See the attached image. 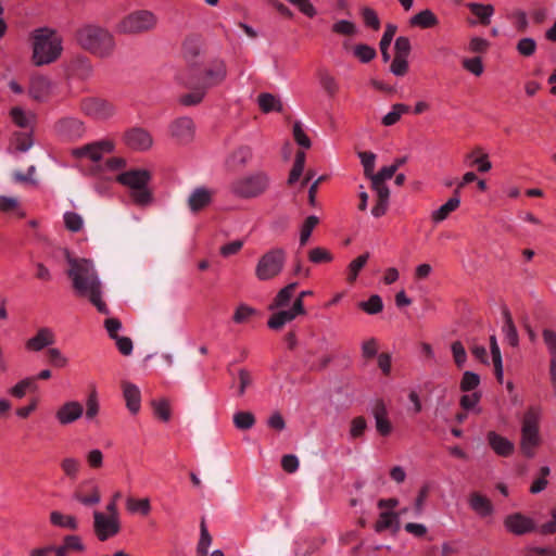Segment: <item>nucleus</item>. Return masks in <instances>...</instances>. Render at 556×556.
I'll return each mask as SVG.
<instances>
[{
  "instance_id": "1",
  "label": "nucleus",
  "mask_w": 556,
  "mask_h": 556,
  "mask_svg": "<svg viewBox=\"0 0 556 556\" xmlns=\"http://www.w3.org/2000/svg\"><path fill=\"white\" fill-rule=\"evenodd\" d=\"M68 265L67 274L75 292L79 296L88 298L100 313L109 314V308L101 298V281L93 263L86 258H68Z\"/></svg>"
},
{
  "instance_id": "2",
  "label": "nucleus",
  "mask_w": 556,
  "mask_h": 556,
  "mask_svg": "<svg viewBox=\"0 0 556 556\" xmlns=\"http://www.w3.org/2000/svg\"><path fill=\"white\" fill-rule=\"evenodd\" d=\"M296 287V282H291L278 291L268 307L269 311L273 312L267 320L268 328L273 330H281L298 316L306 314L304 302H301V300L293 301L291 307H288Z\"/></svg>"
},
{
  "instance_id": "3",
  "label": "nucleus",
  "mask_w": 556,
  "mask_h": 556,
  "mask_svg": "<svg viewBox=\"0 0 556 556\" xmlns=\"http://www.w3.org/2000/svg\"><path fill=\"white\" fill-rule=\"evenodd\" d=\"M543 416L544 409L539 404L529 405L521 416L519 447L528 458L535 456L543 442L540 430Z\"/></svg>"
},
{
  "instance_id": "4",
  "label": "nucleus",
  "mask_w": 556,
  "mask_h": 556,
  "mask_svg": "<svg viewBox=\"0 0 556 556\" xmlns=\"http://www.w3.org/2000/svg\"><path fill=\"white\" fill-rule=\"evenodd\" d=\"M33 55L35 65L41 66L54 62L62 52V38L52 28L41 27L33 30Z\"/></svg>"
},
{
  "instance_id": "5",
  "label": "nucleus",
  "mask_w": 556,
  "mask_h": 556,
  "mask_svg": "<svg viewBox=\"0 0 556 556\" xmlns=\"http://www.w3.org/2000/svg\"><path fill=\"white\" fill-rule=\"evenodd\" d=\"M76 38L81 48L99 58L112 55L116 47L114 36L108 29L97 25L81 27Z\"/></svg>"
},
{
  "instance_id": "6",
  "label": "nucleus",
  "mask_w": 556,
  "mask_h": 556,
  "mask_svg": "<svg viewBox=\"0 0 556 556\" xmlns=\"http://www.w3.org/2000/svg\"><path fill=\"white\" fill-rule=\"evenodd\" d=\"M115 180L129 189V195L135 204L147 206L152 203L153 197L149 189L151 173L144 168L129 169L119 173Z\"/></svg>"
},
{
  "instance_id": "7",
  "label": "nucleus",
  "mask_w": 556,
  "mask_h": 556,
  "mask_svg": "<svg viewBox=\"0 0 556 556\" xmlns=\"http://www.w3.org/2000/svg\"><path fill=\"white\" fill-rule=\"evenodd\" d=\"M159 24L157 15L150 10H136L125 15L117 24L116 31L123 35H140L153 31Z\"/></svg>"
},
{
  "instance_id": "8",
  "label": "nucleus",
  "mask_w": 556,
  "mask_h": 556,
  "mask_svg": "<svg viewBox=\"0 0 556 556\" xmlns=\"http://www.w3.org/2000/svg\"><path fill=\"white\" fill-rule=\"evenodd\" d=\"M287 253L281 248H274L265 252L255 265V277L261 281H268L278 277L285 267Z\"/></svg>"
},
{
  "instance_id": "9",
  "label": "nucleus",
  "mask_w": 556,
  "mask_h": 556,
  "mask_svg": "<svg viewBox=\"0 0 556 556\" xmlns=\"http://www.w3.org/2000/svg\"><path fill=\"white\" fill-rule=\"evenodd\" d=\"M269 186V177L264 172H255L237 179L232 186V192L241 198H255L266 191Z\"/></svg>"
},
{
  "instance_id": "10",
  "label": "nucleus",
  "mask_w": 556,
  "mask_h": 556,
  "mask_svg": "<svg viewBox=\"0 0 556 556\" xmlns=\"http://www.w3.org/2000/svg\"><path fill=\"white\" fill-rule=\"evenodd\" d=\"M115 149V142L111 139H101L71 150L73 157L98 163L104 155Z\"/></svg>"
},
{
  "instance_id": "11",
  "label": "nucleus",
  "mask_w": 556,
  "mask_h": 556,
  "mask_svg": "<svg viewBox=\"0 0 556 556\" xmlns=\"http://www.w3.org/2000/svg\"><path fill=\"white\" fill-rule=\"evenodd\" d=\"M92 515L93 532L99 541L105 542L119 533L122 528L119 517L106 516L99 510H94Z\"/></svg>"
},
{
  "instance_id": "12",
  "label": "nucleus",
  "mask_w": 556,
  "mask_h": 556,
  "mask_svg": "<svg viewBox=\"0 0 556 556\" xmlns=\"http://www.w3.org/2000/svg\"><path fill=\"white\" fill-rule=\"evenodd\" d=\"M81 112L96 121H106L115 114V108L108 100L98 97H87L80 102Z\"/></svg>"
},
{
  "instance_id": "13",
  "label": "nucleus",
  "mask_w": 556,
  "mask_h": 556,
  "mask_svg": "<svg viewBox=\"0 0 556 556\" xmlns=\"http://www.w3.org/2000/svg\"><path fill=\"white\" fill-rule=\"evenodd\" d=\"M54 129L59 136L68 140L79 139L86 132L84 122L73 116L60 118L55 123Z\"/></svg>"
},
{
  "instance_id": "14",
  "label": "nucleus",
  "mask_w": 556,
  "mask_h": 556,
  "mask_svg": "<svg viewBox=\"0 0 556 556\" xmlns=\"http://www.w3.org/2000/svg\"><path fill=\"white\" fill-rule=\"evenodd\" d=\"M84 416V405L76 401H66L55 410V419L60 426H68Z\"/></svg>"
},
{
  "instance_id": "15",
  "label": "nucleus",
  "mask_w": 556,
  "mask_h": 556,
  "mask_svg": "<svg viewBox=\"0 0 556 556\" xmlns=\"http://www.w3.org/2000/svg\"><path fill=\"white\" fill-rule=\"evenodd\" d=\"M56 341L55 332L49 327L39 328L36 333L25 342L28 352H40L52 346Z\"/></svg>"
},
{
  "instance_id": "16",
  "label": "nucleus",
  "mask_w": 556,
  "mask_h": 556,
  "mask_svg": "<svg viewBox=\"0 0 556 556\" xmlns=\"http://www.w3.org/2000/svg\"><path fill=\"white\" fill-rule=\"evenodd\" d=\"M504 526L507 531L516 535H523L535 529L534 520L519 513L507 516Z\"/></svg>"
},
{
  "instance_id": "17",
  "label": "nucleus",
  "mask_w": 556,
  "mask_h": 556,
  "mask_svg": "<svg viewBox=\"0 0 556 556\" xmlns=\"http://www.w3.org/2000/svg\"><path fill=\"white\" fill-rule=\"evenodd\" d=\"M213 197L214 190L206 187H197L188 197V208L191 213L203 211L212 203Z\"/></svg>"
},
{
  "instance_id": "18",
  "label": "nucleus",
  "mask_w": 556,
  "mask_h": 556,
  "mask_svg": "<svg viewBox=\"0 0 556 556\" xmlns=\"http://www.w3.org/2000/svg\"><path fill=\"white\" fill-rule=\"evenodd\" d=\"M125 143L138 151H146L153 144L151 135L142 128H132L124 135Z\"/></svg>"
},
{
  "instance_id": "19",
  "label": "nucleus",
  "mask_w": 556,
  "mask_h": 556,
  "mask_svg": "<svg viewBox=\"0 0 556 556\" xmlns=\"http://www.w3.org/2000/svg\"><path fill=\"white\" fill-rule=\"evenodd\" d=\"M28 92L36 101H47L53 92V84L48 77L35 76L30 80Z\"/></svg>"
},
{
  "instance_id": "20",
  "label": "nucleus",
  "mask_w": 556,
  "mask_h": 556,
  "mask_svg": "<svg viewBox=\"0 0 556 556\" xmlns=\"http://www.w3.org/2000/svg\"><path fill=\"white\" fill-rule=\"evenodd\" d=\"M172 136L180 143H187L194 136V124L189 117H179L170 125Z\"/></svg>"
},
{
  "instance_id": "21",
  "label": "nucleus",
  "mask_w": 556,
  "mask_h": 556,
  "mask_svg": "<svg viewBox=\"0 0 556 556\" xmlns=\"http://www.w3.org/2000/svg\"><path fill=\"white\" fill-rule=\"evenodd\" d=\"M486 441L492 451L501 457H509L515 451L514 442L495 431L486 433Z\"/></svg>"
},
{
  "instance_id": "22",
  "label": "nucleus",
  "mask_w": 556,
  "mask_h": 556,
  "mask_svg": "<svg viewBox=\"0 0 556 556\" xmlns=\"http://www.w3.org/2000/svg\"><path fill=\"white\" fill-rule=\"evenodd\" d=\"M227 76L226 63L222 59L213 60L204 72V81L207 87L222 84Z\"/></svg>"
},
{
  "instance_id": "23",
  "label": "nucleus",
  "mask_w": 556,
  "mask_h": 556,
  "mask_svg": "<svg viewBox=\"0 0 556 556\" xmlns=\"http://www.w3.org/2000/svg\"><path fill=\"white\" fill-rule=\"evenodd\" d=\"M123 395L126 402V406L131 414H137L141 407V393L139 388L128 381H124Z\"/></svg>"
},
{
  "instance_id": "24",
  "label": "nucleus",
  "mask_w": 556,
  "mask_h": 556,
  "mask_svg": "<svg viewBox=\"0 0 556 556\" xmlns=\"http://www.w3.org/2000/svg\"><path fill=\"white\" fill-rule=\"evenodd\" d=\"M468 503L470 508L482 518L489 517L493 514L494 508L491 501L478 492H473L469 495Z\"/></svg>"
},
{
  "instance_id": "25",
  "label": "nucleus",
  "mask_w": 556,
  "mask_h": 556,
  "mask_svg": "<svg viewBox=\"0 0 556 556\" xmlns=\"http://www.w3.org/2000/svg\"><path fill=\"white\" fill-rule=\"evenodd\" d=\"M126 166V161L123 157H111L108 159L103 164L98 165V174L103 179H113L122 173V169H124Z\"/></svg>"
},
{
  "instance_id": "26",
  "label": "nucleus",
  "mask_w": 556,
  "mask_h": 556,
  "mask_svg": "<svg viewBox=\"0 0 556 556\" xmlns=\"http://www.w3.org/2000/svg\"><path fill=\"white\" fill-rule=\"evenodd\" d=\"M459 204L460 198L458 195V190H455V194L452 198L431 213L432 222L435 224L442 223L451 213L459 207Z\"/></svg>"
},
{
  "instance_id": "27",
  "label": "nucleus",
  "mask_w": 556,
  "mask_h": 556,
  "mask_svg": "<svg viewBox=\"0 0 556 556\" xmlns=\"http://www.w3.org/2000/svg\"><path fill=\"white\" fill-rule=\"evenodd\" d=\"M503 315V327L502 331L504 334L505 341L513 348H517L519 345V336L517 328L513 321V317L508 308L504 307L502 311Z\"/></svg>"
},
{
  "instance_id": "28",
  "label": "nucleus",
  "mask_w": 556,
  "mask_h": 556,
  "mask_svg": "<svg viewBox=\"0 0 556 556\" xmlns=\"http://www.w3.org/2000/svg\"><path fill=\"white\" fill-rule=\"evenodd\" d=\"M386 530H391L396 533L400 530L399 515L390 510L380 513L378 520L375 523V531L380 533Z\"/></svg>"
},
{
  "instance_id": "29",
  "label": "nucleus",
  "mask_w": 556,
  "mask_h": 556,
  "mask_svg": "<svg viewBox=\"0 0 556 556\" xmlns=\"http://www.w3.org/2000/svg\"><path fill=\"white\" fill-rule=\"evenodd\" d=\"M375 421H376V428L377 431L383 435L387 437L392 431V425L388 417V412L383 403H378L374 410H372Z\"/></svg>"
},
{
  "instance_id": "30",
  "label": "nucleus",
  "mask_w": 556,
  "mask_h": 556,
  "mask_svg": "<svg viewBox=\"0 0 556 556\" xmlns=\"http://www.w3.org/2000/svg\"><path fill=\"white\" fill-rule=\"evenodd\" d=\"M252 159V150L247 146L236 149L227 159V166L237 169L245 166Z\"/></svg>"
},
{
  "instance_id": "31",
  "label": "nucleus",
  "mask_w": 556,
  "mask_h": 556,
  "mask_svg": "<svg viewBox=\"0 0 556 556\" xmlns=\"http://www.w3.org/2000/svg\"><path fill=\"white\" fill-rule=\"evenodd\" d=\"M257 104L264 113L281 112L283 109L281 100L277 96L268 92L261 93L257 97Z\"/></svg>"
},
{
  "instance_id": "32",
  "label": "nucleus",
  "mask_w": 556,
  "mask_h": 556,
  "mask_svg": "<svg viewBox=\"0 0 556 556\" xmlns=\"http://www.w3.org/2000/svg\"><path fill=\"white\" fill-rule=\"evenodd\" d=\"M439 23L438 17L431 10H422L419 13L410 17L409 24L420 28H431L437 26Z\"/></svg>"
},
{
  "instance_id": "33",
  "label": "nucleus",
  "mask_w": 556,
  "mask_h": 556,
  "mask_svg": "<svg viewBox=\"0 0 556 556\" xmlns=\"http://www.w3.org/2000/svg\"><path fill=\"white\" fill-rule=\"evenodd\" d=\"M37 389L38 386L36 383V378L27 377L18 381L16 384H14L9 390V393L16 399H22L28 391L35 392L37 391Z\"/></svg>"
},
{
  "instance_id": "34",
  "label": "nucleus",
  "mask_w": 556,
  "mask_h": 556,
  "mask_svg": "<svg viewBox=\"0 0 556 556\" xmlns=\"http://www.w3.org/2000/svg\"><path fill=\"white\" fill-rule=\"evenodd\" d=\"M13 123L21 128H29L35 119V115L30 111H25L20 106H15L10 111Z\"/></svg>"
},
{
  "instance_id": "35",
  "label": "nucleus",
  "mask_w": 556,
  "mask_h": 556,
  "mask_svg": "<svg viewBox=\"0 0 556 556\" xmlns=\"http://www.w3.org/2000/svg\"><path fill=\"white\" fill-rule=\"evenodd\" d=\"M50 522L60 528H65L70 530H77L78 522L77 519L72 515H64L58 510H53L50 513Z\"/></svg>"
},
{
  "instance_id": "36",
  "label": "nucleus",
  "mask_w": 556,
  "mask_h": 556,
  "mask_svg": "<svg viewBox=\"0 0 556 556\" xmlns=\"http://www.w3.org/2000/svg\"><path fill=\"white\" fill-rule=\"evenodd\" d=\"M60 467L68 479L76 480L81 470V463L74 456H66L61 460Z\"/></svg>"
},
{
  "instance_id": "37",
  "label": "nucleus",
  "mask_w": 556,
  "mask_h": 556,
  "mask_svg": "<svg viewBox=\"0 0 556 556\" xmlns=\"http://www.w3.org/2000/svg\"><path fill=\"white\" fill-rule=\"evenodd\" d=\"M467 7L483 25L490 24L491 17L494 14L493 5L471 2L468 3Z\"/></svg>"
},
{
  "instance_id": "38",
  "label": "nucleus",
  "mask_w": 556,
  "mask_h": 556,
  "mask_svg": "<svg viewBox=\"0 0 556 556\" xmlns=\"http://www.w3.org/2000/svg\"><path fill=\"white\" fill-rule=\"evenodd\" d=\"M369 260V253H364L359 256H357L355 260H353L348 267V281L350 283H353L359 271L364 268V266L367 264Z\"/></svg>"
},
{
  "instance_id": "39",
  "label": "nucleus",
  "mask_w": 556,
  "mask_h": 556,
  "mask_svg": "<svg viewBox=\"0 0 556 556\" xmlns=\"http://www.w3.org/2000/svg\"><path fill=\"white\" fill-rule=\"evenodd\" d=\"M408 111H409V108L406 104H403V103L393 104L391 111L382 117V124L384 126H392V125L396 124L400 121V118L402 117V115H404Z\"/></svg>"
},
{
  "instance_id": "40",
  "label": "nucleus",
  "mask_w": 556,
  "mask_h": 556,
  "mask_svg": "<svg viewBox=\"0 0 556 556\" xmlns=\"http://www.w3.org/2000/svg\"><path fill=\"white\" fill-rule=\"evenodd\" d=\"M126 508L131 514L140 513L143 516H147L151 511V504L149 498L137 500L128 497L126 500Z\"/></svg>"
},
{
  "instance_id": "41",
  "label": "nucleus",
  "mask_w": 556,
  "mask_h": 556,
  "mask_svg": "<svg viewBox=\"0 0 556 556\" xmlns=\"http://www.w3.org/2000/svg\"><path fill=\"white\" fill-rule=\"evenodd\" d=\"M100 412V402L98 397V392L93 389L87 396L86 400V413L85 417L88 421L94 420Z\"/></svg>"
},
{
  "instance_id": "42",
  "label": "nucleus",
  "mask_w": 556,
  "mask_h": 556,
  "mask_svg": "<svg viewBox=\"0 0 556 556\" xmlns=\"http://www.w3.org/2000/svg\"><path fill=\"white\" fill-rule=\"evenodd\" d=\"M74 498L84 506H93L100 503L101 494L98 485L93 484L89 495H84L79 490L75 492Z\"/></svg>"
},
{
  "instance_id": "43",
  "label": "nucleus",
  "mask_w": 556,
  "mask_h": 556,
  "mask_svg": "<svg viewBox=\"0 0 556 556\" xmlns=\"http://www.w3.org/2000/svg\"><path fill=\"white\" fill-rule=\"evenodd\" d=\"M63 219L64 225L68 231L78 232L84 228V218L76 212H65Z\"/></svg>"
},
{
  "instance_id": "44",
  "label": "nucleus",
  "mask_w": 556,
  "mask_h": 556,
  "mask_svg": "<svg viewBox=\"0 0 556 556\" xmlns=\"http://www.w3.org/2000/svg\"><path fill=\"white\" fill-rule=\"evenodd\" d=\"M359 308L369 315H375L383 309V302L380 295L374 294L367 301L358 303Z\"/></svg>"
},
{
  "instance_id": "45",
  "label": "nucleus",
  "mask_w": 556,
  "mask_h": 556,
  "mask_svg": "<svg viewBox=\"0 0 556 556\" xmlns=\"http://www.w3.org/2000/svg\"><path fill=\"white\" fill-rule=\"evenodd\" d=\"M332 31L343 36H355L358 33L356 24L349 20H339L333 23L331 27Z\"/></svg>"
},
{
  "instance_id": "46",
  "label": "nucleus",
  "mask_w": 556,
  "mask_h": 556,
  "mask_svg": "<svg viewBox=\"0 0 556 556\" xmlns=\"http://www.w3.org/2000/svg\"><path fill=\"white\" fill-rule=\"evenodd\" d=\"M232 420L236 428L240 430H249L255 425V417L251 412H237Z\"/></svg>"
},
{
  "instance_id": "47",
  "label": "nucleus",
  "mask_w": 556,
  "mask_h": 556,
  "mask_svg": "<svg viewBox=\"0 0 556 556\" xmlns=\"http://www.w3.org/2000/svg\"><path fill=\"white\" fill-rule=\"evenodd\" d=\"M462 66L465 71L473 76H481L484 72V65L480 56L465 58L462 61Z\"/></svg>"
},
{
  "instance_id": "48",
  "label": "nucleus",
  "mask_w": 556,
  "mask_h": 556,
  "mask_svg": "<svg viewBox=\"0 0 556 556\" xmlns=\"http://www.w3.org/2000/svg\"><path fill=\"white\" fill-rule=\"evenodd\" d=\"M319 83L323 89L329 94L333 96L339 90L337 79L327 71L319 73Z\"/></svg>"
},
{
  "instance_id": "49",
  "label": "nucleus",
  "mask_w": 556,
  "mask_h": 556,
  "mask_svg": "<svg viewBox=\"0 0 556 556\" xmlns=\"http://www.w3.org/2000/svg\"><path fill=\"white\" fill-rule=\"evenodd\" d=\"M353 53L363 63L370 62L377 55L375 48L365 43L356 45L353 49Z\"/></svg>"
},
{
  "instance_id": "50",
  "label": "nucleus",
  "mask_w": 556,
  "mask_h": 556,
  "mask_svg": "<svg viewBox=\"0 0 556 556\" xmlns=\"http://www.w3.org/2000/svg\"><path fill=\"white\" fill-rule=\"evenodd\" d=\"M304 165H305V153L300 151L295 155L294 164H293V167L291 169V173H290V176L288 179V182L290 185H292L299 180V178L301 177V175L304 170Z\"/></svg>"
},
{
  "instance_id": "51",
  "label": "nucleus",
  "mask_w": 556,
  "mask_h": 556,
  "mask_svg": "<svg viewBox=\"0 0 556 556\" xmlns=\"http://www.w3.org/2000/svg\"><path fill=\"white\" fill-rule=\"evenodd\" d=\"M361 15L365 26L370 27L374 30H378L380 28V20L374 9L365 7L361 10Z\"/></svg>"
},
{
  "instance_id": "52",
  "label": "nucleus",
  "mask_w": 556,
  "mask_h": 556,
  "mask_svg": "<svg viewBox=\"0 0 556 556\" xmlns=\"http://www.w3.org/2000/svg\"><path fill=\"white\" fill-rule=\"evenodd\" d=\"M480 383V377L473 371H465L460 380V390L469 392L475 390Z\"/></svg>"
},
{
  "instance_id": "53",
  "label": "nucleus",
  "mask_w": 556,
  "mask_h": 556,
  "mask_svg": "<svg viewBox=\"0 0 556 556\" xmlns=\"http://www.w3.org/2000/svg\"><path fill=\"white\" fill-rule=\"evenodd\" d=\"M317 224H318V217L314 216V215L308 216L304 220L302 228H301V232H300V244L301 245L306 244V242L308 241V239L312 235L313 229L316 227Z\"/></svg>"
},
{
  "instance_id": "54",
  "label": "nucleus",
  "mask_w": 556,
  "mask_h": 556,
  "mask_svg": "<svg viewBox=\"0 0 556 556\" xmlns=\"http://www.w3.org/2000/svg\"><path fill=\"white\" fill-rule=\"evenodd\" d=\"M358 157L364 167V174L366 177L370 178L374 174L375 165H376V154L372 152H359Z\"/></svg>"
},
{
  "instance_id": "55",
  "label": "nucleus",
  "mask_w": 556,
  "mask_h": 556,
  "mask_svg": "<svg viewBox=\"0 0 556 556\" xmlns=\"http://www.w3.org/2000/svg\"><path fill=\"white\" fill-rule=\"evenodd\" d=\"M293 137H294L295 142L300 147H302L304 149L311 148V146H312L311 139L306 135V132L303 129L302 124L300 122H295L293 124Z\"/></svg>"
},
{
  "instance_id": "56",
  "label": "nucleus",
  "mask_w": 556,
  "mask_h": 556,
  "mask_svg": "<svg viewBox=\"0 0 556 556\" xmlns=\"http://www.w3.org/2000/svg\"><path fill=\"white\" fill-rule=\"evenodd\" d=\"M490 48V41L485 38L473 36L468 43V51L471 53H485Z\"/></svg>"
},
{
  "instance_id": "57",
  "label": "nucleus",
  "mask_w": 556,
  "mask_h": 556,
  "mask_svg": "<svg viewBox=\"0 0 556 556\" xmlns=\"http://www.w3.org/2000/svg\"><path fill=\"white\" fill-rule=\"evenodd\" d=\"M542 337L549 354V359H556V332L551 329H544Z\"/></svg>"
},
{
  "instance_id": "58",
  "label": "nucleus",
  "mask_w": 556,
  "mask_h": 556,
  "mask_svg": "<svg viewBox=\"0 0 556 556\" xmlns=\"http://www.w3.org/2000/svg\"><path fill=\"white\" fill-rule=\"evenodd\" d=\"M154 414L163 421L170 419L169 403L166 400H155L152 402Z\"/></svg>"
},
{
  "instance_id": "59",
  "label": "nucleus",
  "mask_w": 556,
  "mask_h": 556,
  "mask_svg": "<svg viewBox=\"0 0 556 556\" xmlns=\"http://www.w3.org/2000/svg\"><path fill=\"white\" fill-rule=\"evenodd\" d=\"M394 50H395L394 56L408 58L410 50H412V45H410L409 38L404 37V36L397 37L395 39Z\"/></svg>"
},
{
  "instance_id": "60",
  "label": "nucleus",
  "mask_w": 556,
  "mask_h": 556,
  "mask_svg": "<svg viewBox=\"0 0 556 556\" xmlns=\"http://www.w3.org/2000/svg\"><path fill=\"white\" fill-rule=\"evenodd\" d=\"M517 51L523 56H531L536 50V42L533 38H522L517 43Z\"/></svg>"
},
{
  "instance_id": "61",
  "label": "nucleus",
  "mask_w": 556,
  "mask_h": 556,
  "mask_svg": "<svg viewBox=\"0 0 556 556\" xmlns=\"http://www.w3.org/2000/svg\"><path fill=\"white\" fill-rule=\"evenodd\" d=\"M308 258L312 263L320 264L332 261V254L323 248H314L308 253Z\"/></svg>"
},
{
  "instance_id": "62",
  "label": "nucleus",
  "mask_w": 556,
  "mask_h": 556,
  "mask_svg": "<svg viewBox=\"0 0 556 556\" xmlns=\"http://www.w3.org/2000/svg\"><path fill=\"white\" fill-rule=\"evenodd\" d=\"M454 362L457 367L462 368L467 361V353L460 341H455L451 345Z\"/></svg>"
},
{
  "instance_id": "63",
  "label": "nucleus",
  "mask_w": 556,
  "mask_h": 556,
  "mask_svg": "<svg viewBox=\"0 0 556 556\" xmlns=\"http://www.w3.org/2000/svg\"><path fill=\"white\" fill-rule=\"evenodd\" d=\"M103 453L99 448H92L86 454V462L92 469H99L103 466Z\"/></svg>"
},
{
  "instance_id": "64",
  "label": "nucleus",
  "mask_w": 556,
  "mask_h": 556,
  "mask_svg": "<svg viewBox=\"0 0 556 556\" xmlns=\"http://www.w3.org/2000/svg\"><path fill=\"white\" fill-rule=\"evenodd\" d=\"M390 71L395 76H404L408 72V61L407 58L394 56Z\"/></svg>"
}]
</instances>
